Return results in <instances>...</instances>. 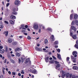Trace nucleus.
<instances>
[{
  "mask_svg": "<svg viewBox=\"0 0 78 78\" xmlns=\"http://www.w3.org/2000/svg\"><path fill=\"white\" fill-rule=\"evenodd\" d=\"M71 29H70V36H72V35H73V33H75V32L76 31V27H74L73 26H71Z\"/></svg>",
  "mask_w": 78,
  "mask_h": 78,
  "instance_id": "f257e3e1",
  "label": "nucleus"
},
{
  "mask_svg": "<svg viewBox=\"0 0 78 78\" xmlns=\"http://www.w3.org/2000/svg\"><path fill=\"white\" fill-rule=\"evenodd\" d=\"M26 59V58H25V57L24 55L21 58V60L20 58H19L18 59L19 64H20V63H21V62H23Z\"/></svg>",
  "mask_w": 78,
  "mask_h": 78,
  "instance_id": "f03ea898",
  "label": "nucleus"
},
{
  "mask_svg": "<svg viewBox=\"0 0 78 78\" xmlns=\"http://www.w3.org/2000/svg\"><path fill=\"white\" fill-rule=\"evenodd\" d=\"M13 12H12V14L13 15H17V12H16V11H18V7L16 8L15 7L13 8L12 10Z\"/></svg>",
  "mask_w": 78,
  "mask_h": 78,
  "instance_id": "7ed1b4c3",
  "label": "nucleus"
},
{
  "mask_svg": "<svg viewBox=\"0 0 78 78\" xmlns=\"http://www.w3.org/2000/svg\"><path fill=\"white\" fill-rule=\"evenodd\" d=\"M55 62L56 64H57L56 65V67L55 68V69L57 70L58 69V68H59L60 67L61 65H60V64H59V62L56 61H55Z\"/></svg>",
  "mask_w": 78,
  "mask_h": 78,
  "instance_id": "20e7f679",
  "label": "nucleus"
},
{
  "mask_svg": "<svg viewBox=\"0 0 78 78\" xmlns=\"http://www.w3.org/2000/svg\"><path fill=\"white\" fill-rule=\"evenodd\" d=\"M76 24V25H77V26H78V21L77 20H73L72 21L71 25H73L75 23Z\"/></svg>",
  "mask_w": 78,
  "mask_h": 78,
  "instance_id": "39448f33",
  "label": "nucleus"
},
{
  "mask_svg": "<svg viewBox=\"0 0 78 78\" xmlns=\"http://www.w3.org/2000/svg\"><path fill=\"white\" fill-rule=\"evenodd\" d=\"M28 62H29V64H31V61L30 59V58H27L26 59L25 61V64H27Z\"/></svg>",
  "mask_w": 78,
  "mask_h": 78,
  "instance_id": "423d86ee",
  "label": "nucleus"
},
{
  "mask_svg": "<svg viewBox=\"0 0 78 78\" xmlns=\"http://www.w3.org/2000/svg\"><path fill=\"white\" fill-rule=\"evenodd\" d=\"M33 27L35 30H37L38 29V25L37 24H36L34 25Z\"/></svg>",
  "mask_w": 78,
  "mask_h": 78,
  "instance_id": "0eeeda50",
  "label": "nucleus"
},
{
  "mask_svg": "<svg viewBox=\"0 0 78 78\" xmlns=\"http://www.w3.org/2000/svg\"><path fill=\"white\" fill-rule=\"evenodd\" d=\"M20 2V1H19V0H16L15 1V4L16 5L18 6L20 4V3L19 2Z\"/></svg>",
  "mask_w": 78,
  "mask_h": 78,
  "instance_id": "6e6552de",
  "label": "nucleus"
},
{
  "mask_svg": "<svg viewBox=\"0 0 78 78\" xmlns=\"http://www.w3.org/2000/svg\"><path fill=\"white\" fill-rule=\"evenodd\" d=\"M77 53H77V52H76V51H73L72 52L73 55L74 56V57L75 58H76V57H77V55H77Z\"/></svg>",
  "mask_w": 78,
  "mask_h": 78,
  "instance_id": "1a4fd4ad",
  "label": "nucleus"
},
{
  "mask_svg": "<svg viewBox=\"0 0 78 78\" xmlns=\"http://www.w3.org/2000/svg\"><path fill=\"white\" fill-rule=\"evenodd\" d=\"M66 76L67 77V78H71L72 76V74H70V73H66Z\"/></svg>",
  "mask_w": 78,
  "mask_h": 78,
  "instance_id": "9d476101",
  "label": "nucleus"
},
{
  "mask_svg": "<svg viewBox=\"0 0 78 78\" xmlns=\"http://www.w3.org/2000/svg\"><path fill=\"white\" fill-rule=\"evenodd\" d=\"M66 75V74H65V72L62 71V76H61V77L62 78H64V76H65Z\"/></svg>",
  "mask_w": 78,
  "mask_h": 78,
  "instance_id": "9b49d317",
  "label": "nucleus"
},
{
  "mask_svg": "<svg viewBox=\"0 0 78 78\" xmlns=\"http://www.w3.org/2000/svg\"><path fill=\"white\" fill-rule=\"evenodd\" d=\"M51 39L52 40L51 41H55V38L54 37V35H51Z\"/></svg>",
  "mask_w": 78,
  "mask_h": 78,
  "instance_id": "f8f14e48",
  "label": "nucleus"
},
{
  "mask_svg": "<svg viewBox=\"0 0 78 78\" xmlns=\"http://www.w3.org/2000/svg\"><path fill=\"white\" fill-rule=\"evenodd\" d=\"M57 58H58V59H60V60L62 59V58L61 57V55L60 54H59L58 53H57Z\"/></svg>",
  "mask_w": 78,
  "mask_h": 78,
  "instance_id": "ddd939ff",
  "label": "nucleus"
},
{
  "mask_svg": "<svg viewBox=\"0 0 78 78\" xmlns=\"http://www.w3.org/2000/svg\"><path fill=\"white\" fill-rule=\"evenodd\" d=\"M8 42L9 43H11L12 42V40L11 38H9L8 39Z\"/></svg>",
  "mask_w": 78,
  "mask_h": 78,
  "instance_id": "4468645a",
  "label": "nucleus"
},
{
  "mask_svg": "<svg viewBox=\"0 0 78 78\" xmlns=\"http://www.w3.org/2000/svg\"><path fill=\"white\" fill-rule=\"evenodd\" d=\"M10 17L11 19H16V16L13 15L11 16Z\"/></svg>",
  "mask_w": 78,
  "mask_h": 78,
  "instance_id": "2eb2a0df",
  "label": "nucleus"
},
{
  "mask_svg": "<svg viewBox=\"0 0 78 78\" xmlns=\"http://www.w3.org/2000/svg\"><path fill=\"white\" fill-rule=\"evenodd\" d=\"M78 17V15L77 14H75L74 15V19H77Z\"/></svg>",
  "mask_w": 78,
  "mask_h": 78,
  "instance_id": "dca6fc26",
  "label": "nucleus"
},
{
  "mask_svg": "<svg viewBox=\"0 0 78 78\" xmlns=\"http://www.w3.org/2000/svg\"><path fill=\"white\" fill-rule=\"evenodd\" d=\"M73 70H77L78 67L76 66H74L73 67Z\"/></svg>",
  "mask_w": 78,
  "mask_h": 78,
  "instance_id": "f3484780",
  "label": "nucleus"
},
{
  "mask_svg": "<svg viewBox=\"0 0 78 78\" xmlns=\"http://www.w3.org/2000/svg\"><path fill=\"white\" fill-rule=\"evenodd\" d=\"M73 38V39H76L77 37H76V35H73L72 36Z\"/></svg>",
  "mask_w": 78,
  "mask_h": 78,
  "instance_id": "a211bd4d",
  "label": "nucleus"
},
{
  "mask_svg": "<svg viewBox=\"0 0 78 78\" xmlns=\"http://www.w3.org/2000/svg\"><path fill=\"white\" fill-rule=\"evenodd\" d=\"M21 27L20 28V29H22V28H24L25 27V25L23 24H22L20 25Z\"/></svg>",
  "mask_w": 78,
  "mask_h": 78,
  "instance_id": "6ab92c4d",
  "label": "nucleus"
},
{
  "mask_svg": "<svg viewBox=\"0 0 78 78\" xmlns=\"http://www.w3.org/2000/svg\"><path fill=\"white\" fill-rule=\"evenodd\" d=\"M17 44V42L16 41H13L12 43V44L13 45H16Z\"/></svg>",
  "mask_w": 78,
  "mask_h": 78,
  "instance_id": "aec40b11",
  "label": "nucleus"
},
{
  "mask_svg": "<svg viewBox=\"0 0 78 78\" xmlns=\"http://www.w3.org/2000/svg\"><path fill=\"white\" fill-rule=\"evenodd\" d=\"M9 22H10L11 24H12V25H14V22L12 20H9Z\"/></svg>",
  "mask_w": 78,
  "mask_h": 78,
  "instance_id": "412c9836",
  "label": "nucleus"
},
{
  "mask_svg": "<svg viewBox=\"0 0 78 78\" xmlns=\"http://www.w3.org/2000/svg\"><path fill=\"white\" fill-rule=\"evenodd\" d=\"M49 59V57H46L45 59V61L46 62H48V59Z\"/></svg>",
  "mask_w": 78,
  "mask_h": 78,
  "instance_id": "4be33fe9",
  "label": "nucleus"
},
{
  "mask_svg": "<svg viewBox=\"0 0 78 78\" xmlns=\"http://www.w3.org/2000/svg\"><path fill=\"white\" fill-rule=\"evenodd\" d=\"M16 55L18 57H20V53L17 52L16 53Z\"/></svg>",
  "mask_w": 78,
  "mask_h": 78,
  "instance_id": "5701e85b",
  "label": "nucleus"
},
{
  "mask_svg": "<svg viewBox=\"0 0 78 78\" xmlns=\"http://www.w3.org/2000/svg\"><path fill=\"white\" fill-rule=\"evenodd\" d=\"M73 19V14H71L70 15V19L71 20H72V19Z\"/></svg>",
  "mask_w": 78,
  "mask_h": 78,
  "instance_id": "b1692460",
  "label": "nucleus"
},
{
  "mask_svg": "<svg viewBox=\"0 0 78 78\" xmlns=\"http://www.w3.org/2000/svg\"><path fill=\"white\" fill-rule=\"evenodd\" d=\"M37 71L36 69H34V70H33L32 71V73H36L37 72Z\"/></svg>",
  "mask_w": 78,
  "mask_h": 78,
  "instance_id": "393cba45",
  "label": "nucleus"
},
{
  "mask_svg": "<svg viewBox=\"0 0 78 78\" xmlns=\"http://www.w3.org/2000/svg\"><path fill=\"white\" fill-rule=\"evenodd\" d=\"M5 37H7L8 35V31H5Z\"/></svg>",
  "mask_w": 78,
  "mask_h": 78,
  "instance_id": "a878e982",
  "label": "nucleus"
},
{
  "mask_svg": "<svg viewBox=\"0 0 78 78\" xmlns=\"http://www.w3.org/2000/svg\"><path fill=\"white\" fill-rule=\"evenodd\" d=\"M5 52H7L8 51V47L7 46H5Z\"/></svg>",
  "mask_w": 78,
  "mask_h": 78,
  "instance_id": "bb28decb",
  "label": "nucleus"
},
{
  "mask_svg": "<svg viewBox=\"0 0 78 78\" xmlns=\"http://www.w3.org/2000/svg\"><path fill=\"white\" fill-rule=\"evenodd\" d=\"M72 61L74 63H75L76 62V58H74V59H72Z\"/></svg>",
  "mask_w": 78,
  "mask_h": 78,
  "instance_id": "cd10ccee",
  "label": "nucleus"
},
{
  "mask_svg": "<svg viewBox=\"0 0 78 78\" xmlns=\"http://www.w3.org/2000/svg\"><path fill=\"white\" fill-rule=\"evenodd\" d=\"M48 43V40L47 39H45L44 40V44H47Z\"/></svg>",
  "mask_w": 78,
  "mask_h": 78,
  "instance_id": "c85d7f7f",
  "label": "nucleus"
},
{
  "mask_svg": "<svg viewBox=\"0 0 78 78\" xmlns=\"http://www.w3.org/2000/svg\"><path fill=\"white\" fill-rule=\"evenodd\" d=\"M20 50V49L19 48H17L15 49V51H18Z\"/></svg>",
  "mask_w": 78,
  "mask_h": 78,
  "instance_id": "c756f323",
  "label": "nucleus"
},
{
  "mask_svg": "<svg viewBox=\"0 0 78 78\" xmlns=\"http://www.w3.org/2000/svg\"><path fill=\"white\" fill-rule=\"evenodd\" d=\"M5 50L4 49H2L1 51V53H5Z\"/></svg>",
  "mask_w": 78,
  "mask_h": 78,
  "instance_id": "7c9ffc66",
  "label": "nucleus"
},
{
  "mask_svg": "<svg viewBox=\"0 0 78 78\" xmlns=\"http://www.w3.org/2000/svg\"><path fill=\"white\" fill-rule=\"evenodd\" d=\"M50 63H54L55 62V60H51L50 61Z\"/></svg>",
  "mask_w": 78,
  "mask_h": 78,
  "instance_id": "2f4dec72",
  "label": "nucleus"
},
{
  "mask_svg": "<svg viewBox=\"0 0 78 78\" xmlns=\"http://www.w3.org/2000/svg\"><path fill=\"white\" fill-rule=\"evenodd\" d=\"M47 30L48 31H52V29H51V28H48L47 29Z\"/></svg>",
  "mask_w": 78,
  "mask_h": 78,
  "instance_id": "473e14b6",
  "label": "nucleus"
},
{
  "mask_svg": "<svg viewBox=\"0 0 78 78\" xmlns=\"http://www.w3.org/2000/svg\"><path fill=\"white\" fill-rule=\"evenodd\" d=\"M69 59L70 58L69 57H67L66 58V61L67 62L69 61Z\"/></svg>",
  "mask_w": 78,
  "mask_h": 78,
  "instance_id": "72a5a7b5",
  "label": "nucleus"
},
{
  "mask_svg": "<svg viewBox=\"0 0 78 78\" xmlns=\"http://www.w3.org/2000/svg\"><path fill=\"white\" fill-rule=\"evenodd\" d=\"M11 62H12V64H14L15 63V62L14 61V60L11 59Z\"/></svg>",
  "mask_w": 78,
  "mask_h": 78,
  "instance_id": "f704fd0d",
  "label": "nucleus"
},
{
  "mask_svg": "<svg viewBox=\"0 0 78 78\" xmlns=\"http://www.w3.org/2000/svg\"><path fill=\"white\" fill-rule=\"evenodd\" d=\"M54 44L55 45H58V41H55Z\"/></svg>",
  "mask_w": 78,
  "mask_h": 78,
  "instance_id": "c9c22d12",
  "label": "nucleus"
},
{
  "mask_svg": "<svg viewBox=\"0 0 78 78\" xmlns=\"http://www.w3.org/2000/svg\"><path fill=\"white\" fill-rule=\"evenodd\" d=\"M27 39H28L29 40H30V39H31V37H30V36H27Z\"/></svg>",
  "mask_w": 78,
  "mask_h": 78,
  "instance_id": "e433bc0d",
  "label": "nucleus"
},
{
  "mask_svg": "<svg viewBox=\"0 0 78 78\" xmlns=\"http://www.w3.org/2000/svg\"><path fill=\"white\" fill-rule=\"evenodd\" d=\"M21 74H24V73H24V71L23 70H22L21 71Z\"/></svg>",
  "mask_w": 78,
  "mask_h": 78,
  "instance_id": "4c0bfd02",
  "label": "nucleus"
},
{
  "mask_svg": "<svg viewBox=\"0 0 78 78\" xmlns=\"http://www.w3.org/2000/svg\"><path fill=\"white\" fill-rule=\"evenodd\" d=\"M71 59L72 60L74 59V58H75V57H73V55H71Z\"/></svg>",
  "mask_w": 78,
  "mask_h": 78,
  "instance_id": "58836bf2",
  "label": "nucleus"
},
{
  "mask_svg": "<svg viewBox=\"0 0 78 78\" xmlns=\"http://www.w3.org/2000/svg\"><path fill=\"white\" fill-rule=\"evenodd\" d=\"M52 57L53 58V59H55V60H56V58L55 57V56L53 55L52 56Z\"/></svg>",
  "mask_w": 78,
  "mask_h": 78,
  "instance_id": "ea45409f",
  "label": "nucleus"
},
{
  "mask_svg": "<svg viewBox=\"0 0 78 78\" xmlns=\"http://www.w3.org/2000/svg\"><path fill=\"white\" fill-rule=\"evenodd\" d=\"M75 47L76 48H77V49H78V45L77 44H76L75 45Z\"/></svg>",
  "mask_w": 78,
  "mask_h": 78,
  "instance_id": "a19ab883",
  "label": "nucleus"
},
{
  "mask_svg": "<svg viewBox=\"0 0 78 78\" xmlns=\"http://www.w3.org/2000/svg\"><path fill=\"white\" fill-rule=\"evenodd\" d=\"M35 50H38H38H39V48L38 47H37L35 48Z\"/></svg>",
  "mask_w": 78,
  "mask_h": 78,
  "instance_id": "79ce46f5",
  "label": "nucleus"
},
{
  "mask_svg": "<svg viewBox=\"0 0 78 78\" xmlns=\"http://www.w3.org/2000/svg\"><path fill=\"white\" fill-rule=\"evenodd\" d=\"M57 51L59 53V52H60V51H61V50L59 49H57Z\"/></svg>",
  "mask_w": 78,
  "mask_h": 78,
  "instance_id": "37998d69",
  "label": "nucleus"
},
{
  "mask_svg": "<svg viewBox=\"0 0 78 78\" xmlns=\"http://www.w3.org/2000/svg\"><path fill=\"white\" fill-rule=\"evenodd\" d=\"M9 5V3H8L6 4V7H8V6Z\"/></svg>",
  "mask_w": 78,
  "mask_h": 78,
  "instance_id": "c03bdc74",
  "label": "nucleus"
},
{
  "mask_svg": "<svg viewBox=\"0 0 78 78\" xmlns=\"http://www.w3.org/2000/svg\"><path fill=\"white\" fill-rule=\"evenodd\" d=\"M6 61H7V59H5L4 61V63H6Z\"/></svg>",
  "mask_w": 78,
  "mask_h": 78,
  "instance_id": "a18cd8bd",
  "label": "nucleus"
},
{
  "mask_svg": "<svg viewBox=\"0 0 78 78\" xmlns=\"http://www.w3.org/2000/svg\"><path fill=\"white\" fill-rule=\"evenodd\" d=\"M72 78H76V76H75V75H73Z\"/></svg>",
  "mask_w": 78,
  "mask_h": 78,
  "instance_id": "49530a36",
  "label": "nucleus"
},
{
  "mask_svg": "<svg viewBox=\"0 0 78 78\" xmlns=\"http://www.w3.org/2000/svg\"><path fill=\"white\" fill-rule=\"evenodd\" d=\"M21 32L22 33H25L26 32V31L25 30H23L21 31Z\"/></svg>",
  "mask_w": 78,
  "mask_h": 78,
  "instance_id": "de8ad7c7",
  "label": "nucleus"
},
{
  "mask_svg": "<svg viewBox=\"0 0 78 78\" xmlns=\"http://www.w3.org/2000/svg\"><path fill=\"white\" fill-rule=\"evenodd\" d=\"M0 28H1L2 29V28H3V26L2 25H1V26L0 27Z\"/></svg>",
  "mask_w": 78,
  "mask_h": 78,
  "instance_id": "09e8293b",
  "label": "nucleus"
},
{
  "mask_svg": "<svg viewBox=\"0 0 78 78\" xmlns=\"http://www.w3.org/2000/svg\"><path fill=\"white\" fill-rule=\"evenodd\" d=\"M4 22L5 23H6L7 24H8V21H5Z\"/></svg>",
  "mask_w": 78,
  "mask_h": 78,
  "instance_id": "8fccbe9b",
  "label": "nucleus"
},
{
  "mask_svg": "<svg viewBox=\"0 0 78 78\" xmlns=\"http://www.w3.org/2000/svg\"><path fill=\"white\" fill-rule=\"evenodd\" d=\"M12 75H16V73H15V72H12Z\"/></svg>",
  "mask_w": 78,
  "mask_h": 78,
  "instance_id": "3c124183",
  "label": "nucleus"
},
{
  "mask_svg": "<svg viewBox=\"0 0 78 78\" xmlns=\"http://www.w3.org/2000/svg\"><path fill=\"white\" fill-rule=\"evenodd\" d=\"M19 38L20 39H22V38H23V36H20Z\"/></svg>",
  "mask_w": 78,
  "mask_h": 78,
  "instance_id": "603ef678",
  "label": "nucleus"
},
{
  "mask_svg": "<svg viewBox=\"0 0 78 78\" xmlns=\"http://www.w3.org/2000/svg\"><path fill=\"white\" fill-rule=\"evenodd\" d=\"M54 17L55 18H58V16L56 15H54Z\"/></svg>",
  "mask_w": 78,
  "mask_h": 78,
  "instance_id": "864d4df0",
  "label": "nucleus"
},
{
  "mask_svg": "<svg viewBox=\"0 0 78 78\" xmlns=\"http://www.w3.org/2000/svg\"><path fill=\"white\" fill-rule=\"evenodd\" d=\"M8 73H9V75H11V72L10 71H9L8 72Z\"/></svg>",
  "mask_w": 78,
  "mask_h": 78,
  "instance_id": "5fc2aeb1",
  "label": "nucleus"
},
{
  "mask_svg": "<svg viewBox=\"0 0 78 78\" xmlns=\"http://www.w3.org/2000/svg\"><path fill=\"white\" fill-rule=\"evenodd\" d=\"M28 25H26L25 26V28H28Z\"/></svg>",
  "mask_w": 78,
  "mask_h": 78,
  "instance_id": "6e6d98bb",
  "label": "nucleus"
},
{
  "mask_svg": "<svg viewBox=\"0 0 78 78\" xmlns=\"http://www.w3.org/2000/svg\"><path fill=\"white\" fill-rule=\"evenodd\" d=\"M38 32L39 33H41V29L39 30Z\"/></svg>",
  "mask_w": 78,
  "mask_h": 78,
  "instance_id": "4d7b16f0",
  "label": "nucleus"
},
{
  "mask_svg": "<svg viewBox=\"0 0 78 78\" xmlns=\"http://www.w3.org/2000/svg\"><path fill=\"white\" fill-rule=\"evenodd\" d=\"M24 34L25 35V36H27V35H28V34L27 33H24Z\"/></svg>",
  "mask_w": 78,
  "mask_h": 78,
  "instance_id": "13d9d810",
  "label": "nucleus"
},
{
  "mask_svg": "<svg viewBox=\"0 0 78 78\" xmlns=\"http://www.w3.org/2000/svg\"><path fill=\"white\" fill-rule=\"evenodd\" d=\"M0 49H3V46H0Z\"/></svg>",
  "mask_w": 78,
  "mask_h": 78,
  "instance_id": "bf43d9fd",
  "label": "nucleus"
},
{
  "mask_svg": "<svg viewBox=\"0 0 78 78\" xmlns=\"http://www.w3.org/2000/svg\"><path fill=\"white\" fill-rule=\"evenodd\" d=\"M0 78H3V75H1L0 76Z\"/></svg>",
  "mask_w": 78,
  "mask_h": 78,
  "instance_id": "052dcab7",
  "label": "nucleus"
},
{
  "mask_svg": "<svg viewBox=\"0 0 78 78\" xmlns=\"http://www.w3.org/2000/svg\"><path fill=\"white\" fill-rule=\"evenodd\" d=\"M18 75L20 76H21V74H20V73H19L18 74Z\"/></svg>",
  "mask_w": 78,
  "mask_h": 78,
  "instance_id": "680f3d73",
  "label": "nucleus"
},
{
  "mask_svg": "<svg viewBox=\"0 0 78 78\" xmlns=\"http://www.w3.org/2000/svg\"><path fill=\"white\" fill-rule=\"evenodd\" d=\"M55 48H58V45H56V46H55Z\"/></svg>",
  "mask_w": 78,
  "mask_h": 78,
  "instance_id": "e2e57ef3",
  "label": "nucleus"
},
{
  "mask_svg": "<svg viewBox=\"0 0 78 78\" xmlns=\"http://www.w3.org/2000/svg\"><path fill=\"white\" fill-rule=\"evenodd\" d=\"M40 46V44H37V46L39 47Z\"/></svg>",
  "mask_w": 78,
  "mask_h": 78,
  "instance_id": "0e129e2a",
  "label": "nucleus"
},
{
  "mask_svg": "<svg viewBox=\"0 0 78 78\" xmlns=\"http://www.w3.org/2000/svg\"><path fill=\"white\" fill-rule=\"evenodd\" d=\"M48 55H51V52H49L48 53Z\"/></svg>",
  "mask_w": 78,
  "mask_h": 78,
  "instance_id": "69168bd1",
  "label": "nucleus"
},
{
  "mask_svg": "<svg viewBox=\"0 0 78 78\" xmlns=\"http://www.w3.org/2000/svg\"><path fill=\"white\" fill-rule=\"evenodd\" d=\"M76 43L77 45H78V40L76 41Z\"/></svg>",
  "mask_w": 78,
  "mask_h": 78,
  "instance_id": "338daca9",
  "label": "nucleus"
},
{
  "mask_svg": "<svg viewBox=\"0 0 78 78\" xmlns=\"http://www.w3.org/2000/svg\"><path fill=\"white\" fill-rule=\"evenodd\" d=\"M53 58H51V57H50L49 58V59L50 60H52V59Z\"/></svg>",
  "mask_w": 78,
  "mask_h": 78,
  "instance_id": "774afa93",
  "label": "nucleus"
}]
</instances>
